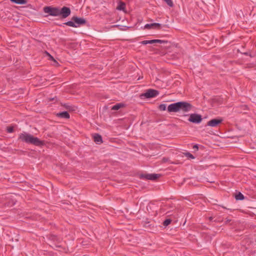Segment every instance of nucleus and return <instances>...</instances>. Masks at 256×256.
I'll return each instance as SVG.
<instances>
[{
    "instance_id": "nucleus-23",
    "label": "nucleus",
    "mask_w": 256,
    "mask_h": 256,
    "mask_svg": "<svg viewBox=\"0 0 256 256\" xmlns=\"http://www.w3.org/2000/svg\"><path fill=\"white\" fill-rule=\"evenodd\" d=\"M6 131L8 133H11L14 132V127L13 126H7L6 127Z\"/></svg>"
},
{
    "instance_id": "nucleus-15",
    "label": "nucleus",
    "mask_w": 256,
    "mask_h": 256,
    "mask_svg": "<svg viewBox=\"0 0 256 256\" xmlns=\"http://www.w3.org/2000/svg\"><path fill=\"white\" fill-rule=\"evenodd\" d=\"M124 106V104L123 103H118L114 105L112 108V110H117L120 109L122 108H123Z\"/></svg>"
},
{
    "instance_id": "nucleus-5",
    "label": "nucleus",
    "mask_w": 256,
    "mask_h": 256,
    "mask_svg": "<svg viewBox=\"0 0 256 256\" xmlns=\"http://www.w3.org/2000/svg\"><path fill=\"white\" fill-rule=\"evenodd\" d=\"M202 116L198 114H190L188 120L194 124H198L202 121Z\"/></svg>"
},
{
    "instance_id": "nucleus-12",
    "label": "nucleus",
    "mask_w": 256,
    "mask_h": 256,
    "mask_svg": "<svg viewBox=\"0 0 256 256\" xmlns=\"http://www.w3.org/2000/svg\"><path fill=\"white\" fill-rule=\"evenodd\" d=\"M164 42H165V41L160 40H144V41L142 42V44H152L154 43L162 44V43H164Z\"/></svg>"
},
{
    "instance_id": "nucleus-17",
    "label": "nucleus",
    "mask_w": 256,
    "mask_h": 256,
    "mask_svg": "<svg viewBox=\"0 0 256 256\" xmlns=\"http://www.w3.org/2000/svg\"><path fill=\"white\" fill-rule=\"evenodd\" d=\"M125 6H126V5L124 2H120L118 3V4L116 8L118 10H124L125 8Z\"/></svg>"
},
{
    "instance_id": "nucleus-21",
    "label": "nucleus",
    "mask_w": 256,
    "mask_h": 256,
    "mask_svg": "<svg viewBox=\"0 0 256 256\" xmlns=\"http://www.w3.org/2000/svg\"><path fill=\"white\" fill-rule=\"evenodd\" d=\"M171 222V220L170 219H166L164 222H163V225L165 226H168L169 225Z\"/></svg>"
},
{
    "instance_id": "nucleus-13",
    "label": "nucleus",
    "mask_w": 256,
    "mask_h": 256,
    "mask_svg": "<svg viewBox=\"0 0 256 256\" xmlns=\"http://www.w3.org/2000/svg\"><path fill=\"white\" fill-rule=\"evenodd\" d=\"M94 141L98 144H100L102 142V138L100 135L96 134L94 135Z\"/></svg>"
},
{
    "instance_id": "nucleus-11",
    "label": "nucleus",
    "mask_w": 256,
    "mask_h": 256,
    "mask_svg": "<svg viewBox=\"0 0 256 256\" xmlns=\"http://www.w3.org/2000/svg\"><path fill=\"white\" fill-rule=\"evenodd\" d=\"M144 28L148 29H159L160 28V24L159 23H152L150 24H146L144 26Z\"/></svg>"
},
{
    "instance_id": "nucleus-8",
    "label": "nucleus",
    "mask_w": 256,
    "mask_h": 256,
    "mask_svg": "<svg viewBox=\"0 0 256 256\" xmlns=\"http://www.w3.org/2000/svg\"><path fill=\"white\" fill-rule=\"evenodd\" d=\"M160 175L156 174H141L140 178L144 180H154L160 177Z\"/></svg>"
},
{
    "instance_id": "nucleus-25",
    "label": "nucleus",
    "mask_w": 256,
    "mask_h": 256,
    "mask_svg": "<svg viewBox=\"0 0 256 256\" xmlns=\"http://www.w3.org/2000/svg\"><path fill=\"white\" fill-rule=\"evenodd\" d=\"M66 108L68 109V110H73L72 109V106H66Z\"/></svg>"
},
{
    "instance_id": "nucleus-22",
    "label": "nucleus",
    "mask_w": 256,
    "mask_h": 256,
    "mask_svg": "<svg viewBox=\"0 0 256 256\" xmlns=\"http://www.w3.org/2000/svg\"><path fill=\"white\" fill-rule=\"evenodd\" d=\"M46 54L49 56V60H52V61H54V62L56 64H58V62H57L54 59V57L52 56L49 53H48V52H46Z\"/></svg>"
},
{
    "instance_id": "nucleus-24",
    "label": "nucleus",
    "mask_w": 256,
    "mask_h": 256,
    "mask_svg": "<svg viewBox=\"0 0 256 256\" xmlns=\"http://www.w3.org/2000/svg\"><path fill=\"white\" fill-rule=\"evenodd\" d=\"M170 6L172 7L173 6V2L172 0H164Z\"/></svg>"
},
{
    "instance_id": "nucleus-19",
    "label": "nucleus",
    "mask_w": 256,
    "mask_h": 256,
    "mask_svg": "<svg viewBox=\"0 0 256 256\" xmlns=\"http://www.w3.org/2000/svg\"><path fill=\"white\" fill-rule=\"evenodd\" d=\"M27 3V0H17V4H26Z\"/></svg>"
},
{
    "instance_id": "nucleus-1",
    "label": "nucleus",
    "mask_w": 256,
    "mask_h": 256,
    "mask_svg": "<svg viewBox=\"0 0 256 256\" xmlns=\"http://www.w3.org/2000/svg\"><path fill=\"white\" fill-rule=\"evenodd\" d=\"M20 138L26 142L32 144L37 146H40L42 144V142L38 138L34 137L30 134H22L20 136Z\"/></svg>"
},
{
    "instance_id": "nucleus-18",
    "label": "nucleus",
    "mask_w": 256,
    "mask_h": 256,
    "mask_svg": "<svg viewBox=\"0 0 256 256\" xmlns=\"http://www.w3.org/2000/svg\"><path fill=\"white\" fill-rule=\"evenodd\" d=\"M184 154L188 158L194 159V156L189 152H184Z\"/></svg>"
},
{
    "instance_id": "nucleus-6",
    "label": "nucleus",
    "mask_w": 256,
    "mask_h": 256,
    "mask_svg": "<svg viewBox=\"0 0 256 256\" xmlns=\"http://www.w3.org/2000/svg\"><path fill=\"white\" fill-rule=\"evenodd\" d=\"M159 92L158 90L153 89H148L146 92L141 94L140 96H143L146 98H152L156 96Z\"/></svg>"
},
{
    "instance_id": "nucleus-16",
    "label": "nucleus",
    "mask_w": 256,
    "mask_h": 256,
    "mask_svg": "<svg viewBox=\"0 0 256 256\" xmlns=\"http://www.w3.org/2000/svg\"><path fill=\"white\" fill-rule=\"evenodd\" d=\"M235 198L236 200H243L244 198V196L240 192H239L235 196Z\"/></svg>"
},
{
    "instance_id": "nucleus-10",
    "label": "nucleus",
    "mask_w": 256,
    "mask_h": 256,
    "mask_svg": "<svg viewBox=\"0 0 256 256\" xmlns=\"http://www.w3.org/2000/svg\"><path fill=\"white\" fill-rule=\"evenodd\" d=\"M222 122V119L220 118V119H216L214 118L210 120H209L207 122V126H212V127H216L218 126L219 124H221Z\"/></svg>"
},
{
    "instance_id": "nucleus-9",
    "label": "nucleus",
    "mask_w": 256,
    "mask_h": 256,
    "mask_svg": "<svg viewBox=\"0 0 256 256\" xmlns=\"http://www.w3.org/2000/svg\"><path fill=\"white\" fill-rule=\"evenodd\" d=\"M178 102L172 104L168 107V111L169 112H179Z\"/></svg>"
},
{
    "instance_id": "nucleus-14",
    "label": "nucleus",
    "mask_w": 256,
    "mask_h": 256,
    "mask_svg": "<svg viewBox=\"0 0 256 256\" xmlns=\"http://www.w3.org/2000/svg\"><path fill=\"white\" fill-rule=\"evenodd\" d=\"M57 116L62 118L68 119L70 118V114L67 112H62L57 114Z\"/></svg>"
},
{
    "instance_id": "nucleus-20",
    "label": "nucleus",
    "mask_w": 256,
    "mask_h": 256,
    "mask_svg": "<svg viewBox=\"0 0 256 256\" xmlns=\"http://www.w3.org/2000/svg\"><path fill=\"white\" fill-rule=\"evenodd\" d=\"M158 108L160 110H165L166 108V104H160Z\"/></svg>"
},
{
    "instance_id": "nucleus-26",
    "label": "nucleus",
    "mask_w": 256,
    "mask_h": 256,
    "mask_svg": "<svg viewBox=\"0 0 256 256\" xmlns=\"http://www.w3.org/2000/svg\"><path fill=\"white\" fill-rule=\"evenodd\" d=\"M193 148L194 149H196V150H198V145L196 144V145L194 146Z\"/></svg>"
},
{
    "instance_id": "nucleus-28",
    "label": "nucleus",
    "mask_w": 256,
    "mask_h": 256,
    "mask_svg": "<svg viewBox=\"0 0 256 256\" xmlns=\"http://www.w3.org/2000/svg\"><path fill=\"white\" fill-rule=\"evenodd\" d=\"M21 8L22 7H20V6H17L16 9H17V10H20Z\"/></svg>"
},
{
    "instance_id": "nucleus-4",
    "label": "nucleus",
    "mask_w": 256,
    "mask_h": 256,
    "mask_svg": "<svg viewBox=\"0 0 256 256\" xmlns=\"http://www.w3.org/2000/svg\"><path fill=\"white\" fill-rule=\"evenodd\" d=\"M178 104L179 111L182 110L184 112H190L193 107L190 104L186 102H179Z\"/></svg>"
},
{
    "instance_id": "nucleus-7",
    "label": "nucleus",
    "mask_w": 256,
    "mask_h": 256,
    "mask_svg": "<svg viewBox=\"0 0 256 256\" xmlns=\"http://www.w3.org/2000/svg\"><path fill=\"white\" fill-rule=\"evenodd\" d=\"M70 10L69 8L64 6L61 9L59 8L58 16H61L64 18H67L70 14Z\"/></svg>"
},
{
    "instance_id": "nucleus-27",
    "label": "nucleus",
    "mask_w": 256,
    "mask_h": 256,
    "mask_svg": "<svg viewBox=\"0 0 256 256\" xmlns=\"http://www.w3.org/2000/svg\"><path fill=\"white\" fill-rule=\"evenodd\" d=\"M10 1L12 2L16 3V0H10Z\"/></svg>"
},
{
    "instance_id": "nucleus-3",
    "label": "nucleus",
    "mask_w": 256,
    "mask_h": 256,
    "mask_svg": "<svg viewBox=\"0 0 256 256\" xmlns=\"http://www.w3.org/2000/svg\"><path fill=\"white\" fill-rule=\"evenodd\" d=\"M44 12L50 16H58L59 8L50 6H45L44 8Z\"/></svg>"
},
{
    "instance_id": "nucleus-29",
    "label": "nucleus",
    "mask_w": 256,
    "mask_h": 256,
    "mask_svg": "<svg viewBox=\"0 0 256 256\" xmlns=\"http://www.w3.org/2000/svg\"><path fill=\"white\" fill-rule=\"evenodd\" d=\"M212 217H210V220H212Z\"/></svg>"
},
{
    "instance_id": "nucleus-2",
    "label": "nucleus",
    "mask_w": 256,
    "mask_h": 256,
    "mask_svg": "<svg viewBox=\"0 0 256 256\" xmlns=\"http://www.w3.org/2000/svg\"><path fill=\"white\" fill-rule=\"evenodd\" d=\"M86 24V20L84 18L76 16H72V20L64 23V24L73 28H78Z\"/></svg>"
}]
</instances>
